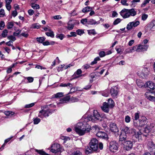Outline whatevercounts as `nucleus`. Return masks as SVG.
I'll return each instance as SVG.
<instances>
[{"label": "nucleus", "mask_w": 155, "mask_h": 155, "mask_svg": "<svg viewBox=\"0 0 155 155\" xmlns=\"http://www.w3.org/2000/svg\"><path fill=\"white\" fill-rule=\"evenodd\" d=\"M91 130V126L87 124L80 123L78 126L75 127V131L80 136L84 135L88 133Z\"/></svg>", "instance_id": "nucleus-1"}, {"label": "nucleus", "mask_w": 155, "mask_h": 155, "mask_svg": "<svg viewBox=\"0 0 155 155\" xmlns=\"http://www.w3.org/2000/svg\"><path fill=\"white\" fill-rule=\"evenodd\" d=\"M98 141L95 138H92L89 143V147H85V153L88 154L93 151H97L98 149Z\"/></svg>", "instance_id": "nucleus-2"}, {"label": "nucleus", "mask_w": 155, "mask_h": 155, "mask_svg": "<svg viewBox=\"0 0 155 155\" xmlns=\"http://www.w3.org/2000/svg\"><path fill=\"white\" fill-rule=\"evenodd\" d=\"M88 120L94 122L97 120H101V117L99 113L97 110H94L93 115L90 116L88 117Z\"/></svg>", "instance_id": "nucleus-3"}, {"label": "nucleus", "mask_w": 155, "mask_h": 155, "mask_svg": "<svg viewBox=\"0 0 155 155\" xmlns=\"http://www.w3.org/2000/svg\"><path fill=\"white\" fill-rule=\"evenodd\" d=\"M63 150V149L61 147L60 145L58 143H54L51 146V151L53 153H58Z\"/></svg>", "instance_id": "nucleus-4"}, {"label": "nucleus", "mask_w": 155, "mask_h": 155, "mask_svg": "<svg viewBox=\"0 0 155 155\" xmlns=\"http://www.w3.org/2000/svg\"><path fill=\"white\" fill-rule=\"evenodd\" d=\"M54 110H53L50 109H47L46 110H42L39 111L38 116L41 118L48 117L49 114H51L52 113L54 112Z\"/></svg>", "instance_id": "nucleus-5"}, {"label": "nucleus", "mask_w": 155, "mask_h": 155, "mask_svg": "<svg viewBox=\"0 0 155 155\" xmlns=\"http://www.w3.org/2000/svg\"><path fill=\"white\" fill-rule=\"evenodd\" d=\"M149 71L146 68H140L137 72V75L140 77L144 78L146 77L148 74Z\"/></svg>", "instance_id": "nucleus-6"}, {"label": "nucleus", "mask_w": 155, "mask_h": 155, "mask_svg": "<svg viewBox=\"0 0 155 155\" xmlns=\"http://www.w3.org/2000/svg\"><path fill=\"white\" fill-rule=\"evenodd\" d=\"M145 96L149 100L155 101V91L146 92Z\"/></svg>", "instance_id": "nucleus-7"}, {"label": "nucleus", "mask_w": 155, "mask_h": 155, "mask_svg": "<svg viewBox=\"0 0 155 155\" xmlns=\"http://www.w3.org/2000/svg\"><path fill=\"white\" fill-rule=\"evenodd\" d=\"M110 150L112 152H116L117 150V144L115 141L111 142L109 146Z\"/></svg>", "instance_id": "nucleus-8"}, {"label": "nucleus", "mask_w": 155, "mask_h": 155, "mask_svg": "<svg viewBox=\"0 0 155 155\" xmlns=\"http://www.w3.org/2000/svg\"><path fill=\"white\" fill-rule=\"evenodd\" d=\"M147 147L149 151L151 152L155 151V144L152 141H149L147 144Z\"/></svg>", "instance_id": "nucleus-9"}, {"label": "nucleus", "mask_w": 155, "mask_h": 155, "mask_svg": "<svg viewBox=\"0 0 155 155\" xmlns=\"http://www.w3.org/2000/svg\"><path fill=\"white\" fill-rule=\"evenodd\" d=\"M121 133H124V134H132L133 132H134L135 129H130L128 127H124L121 128Z\"/></svg>", "instance_id": "nucleus-10"}, {"label": "nucleus", "mask_w": 155, "mask_h": 155, "mask_svg": "<svg viewBox=\"0 0 155 155\" xmlns=\"http://www.w3.org/2000/svg\"><path fill=\"white\" fill-rule=\"evenodd\" d=\"M109 126L110 130L112 132L115 133L118 132L119 130L116 123L111 122Z\"/></svg>", "instance_id": "nucleus-11"}, {"label": "nucleus", "mask_w": 155, "mask_h": 155, "mask_svg": "<svg viewBox=\"0 0 155 155\" xmlns=\"http://www.w3.org/2000/svg\"><path fill=\"white\" fill-rule=\"evenodd\" d=\"M110 94L112 97L114 98H117L118 94L117 88L116 87H111L110 89Z\"/></svg>", "instance_id": "nucleus-12"}, {"label": "nucleus", "mask_w": 155, "mask_h": 155, "mask_svg": "<svg viewBox=\"0 0 155 155\" xmlns=\"http://www.w3.org/2000/svg\"><path fill=\"white\" fill-rule=\"evenodd\" d=\"M133 133H135L133 136V137L136 138L139 142H140L142 140V134L140 131H139L136 133L135 132V130L134 132H133Z\"/></svg>", "instance_id": "nucleus-13"}, {"label": "nucleus", "mask_w": 155, "mask_h": 155, "mask_svg": "<svg viewBox=\"0 0 155 155\" xmlns=\"http://www.w3.org/2000/svg\"><path fill=\"white\" fill-rule=\"evenodd\" d=\"M128 10V9L124 8L120 12V14L123 18H126L129 17Z\"/></svg>", "instance_id": "nucleus-14"}, {"label": "nucleus", "mask_w": 155, "mask_h": 155, "mask_svg": "<svg viewBox=\"0 0 155 155\" xmlns=\"http://www.w3.org/2000/svg\"><path fill=\"white\" fill-rule=\"evenodd\" d=\"M149 46L147 45H139L137 46V51H146Z\"/></svg>", "instance_id": "nucleus-15"}, {"label": "nucleus", "mask_w": 155, "mask_h": 155, "mask_svg": "<svg viewBox=\"0 0 155 155\" xmlns=\"http://www.w3.org/2000/svg\"><path fill=\"white\" fill-rule=\"evenodd\" d=\"M96 135L97 137L104 139H107L108 138L107 134L104 132L98 131L96 134Z\"/></svg>", "instance_id": "nucleus-16"}, {"label": "nucleus", "mask_w": 155, "mask_h": 155, "mask_svg": "<svg viewBox=\"0 0 155 155\" xmlns=\"http://www.w3.org/2000/svg\"><path fill=\"white\" fill-rule=\"evenodd\" d=\"M133 144L132 141L130 140L126 141L125 142V146L126 150H129L133 147Z\"/></svg>", "instance_id": "nucleus-17"}, {"label": "nucleus", "mask_w": 155, "mask_h": 155, "mask_svg": "<svg viewBox=\"0 0 155 155\" xmlns=\"http://www.w3.org/2000/svg\"><path fill=\"white\" fill-rule=\"evenodd\" d=\"M110 108V107L107 104V103L106 102L103 103V106L101 107L102 110L106 113H108L109 112Z\"/></svg>", "instance_id": "nucleus-18"}, {"label": "nucleus", "mask_w": 155, "mask_h": 155, "mask_svg": "<svg viewBox=\"0 0 155 155\" xmlns=\"http://www.w3.org/2000/svg\"><path fill=\"white\" fill-rule=\"evenodd\" d=\"M146 84L147 87L150 89L153 90L155 89V84L153 82L150 81L147 82Z\"/></svg>", "instance_id": "nucleus-19"}, {"label": "nucleus", "mask_w": 155, "mask_h": 155, "mask_svg": "<svg viewBox=\"0 0 155 155\" xmlns=\"http://www.w3.org/2000/svg\"><path fill=\"white\" fill-rule=\"evenodd\" d=\"M127 139V136L126 134L124 133H121L119 136V140L120 141L125 142Z\"/></svg>", "instance_id": "nucleus-20"}, {"label": "nucleus", "mask_w": 155, "mask_h": 155, "mask_svg": "<svg viewBox=\"0 0 155 155\" xmlns=\"http://www.w3.org/2000/svg\"><path fill=\"white\" fill-rule=\"evenodd\" d=\"M82 72V71L81 69H78L76 71L74 75V76H75V78H77L80 77L81 76H84V74H81Z\"/></svg>", "instance_id": "nucleus-21"}, {"label": "nucleus", "mask_w": 155, "mask_h": 155, "mask_svg": "<svg viewBox=\"0 0 155 155\" xmlns=\"http://www.w3.org/2000/svg\"><path fill=\"white\" fill-rule=\"evenodd\" d=\"M70 99V97L69 96H67L61 99L60 100V104H64L68 102Z\"/></svg>", "instance_id": "nucleus-22"}, {"label": "nucleus", "mask_w": 155, "mask_h": 155, "mask_svg": "<svg viewBox=\"0 0 155 155\" xmlns=\"http://www.w3.org/2000/svg\"><path fill=\"white\" fill-rule=\"evenodd\" d=\"M128 12L129 17L130 16H134L137 14L136 12L135 11V9L133 8L128 9Z\"/></svg>", "instance_id": "nucleus-23"}, {"label": "nucleus", "mask_w": 155, "mask_h": 155, "mask_svg": "<svg viewBox=\"0 0 155 155\" xmlns=\"http://www.w3.org/2000/svg\"><path fill=\"white\" fill-rule=\"evenodd\" d=\"M107 104L109 106L110 108H112L114 106V103L113 100L109 98L108 99Z\"/></svg>", "instance_id": "nucleus-24"}, {"label": "nucleus", "mask_w": 155, "mask_h": 155, "mask_svg": "<svg viewBox=\"0 0 155 155\" xmlns=\"http://www.w3.org/2000/svg\"><path fill=\"white\" fill-rule=\"evenodd\" d=\"M88 24L89 25H95V24H98L100 23V21H96L95 20L93 19H91L88 21Z\"/></svg>", "instance_id": "nucleus-25"}, {"label": "nucleus", "mask_w": 155, "mask_h": 155, "mask_svg": "<svg viewBox=\"0 0 155 155\" xmlns=\"http://www.w3.org/2000/svg\"><path fill=\"white\" fill-rule=\"evenodd\" d=\"M136 82L137 86L140 88L142 87L144 85V83L139 79H137Z\"/></svg>", "instance_id": "nucleus-26"}, {"label": "nucleus", "mask_w": 155, "mask_h": 155, "mask_svg": "<svg viewBox=\"0 0 155 155\" xmlns=\"http://www.w3.org/2000/svg\"><path fill=\"white\" fill-rule=\"evenodd\" d=\"M93 9L92 7L87 6L84 8L82 10V12L83 13H86L91 11Z\"/></svg>", "instance_id": "nucleus-27"}, {"label": "nucleus", "mask_w": 155, "mask_h": 155, "mask_svg": "<svg viewBox=\"0 0 155 155\" xmlns=\"http://www.w3.org/2000/svg\"><path fill=\"white\" fill-rule=\"evenodd\" d=\"M35 151L41 155H48V154L45 152L43 150L35 149Z\"/></svg>", "instance_id": "nucleus-28"}, {"label": "nucleus", "mask_w": 155, "mask_h": 155, "mask_svg": "<svg viewBox=\"0 0 155 155\" xmlns=\"http://www.w3.org/2000/svg\"><path fill=\"white\" fill-rule=\"evenodd\" d=\"M48 31H49V32H46L45 34L48 36L50 37L51 38H54V32L51 29H48Z\"/></svg>", "instance_id": "nucleus-29"}, {"label": "nucleus", "mask_w": 155, "mask_h": 155, "mask_svg": "<svg viewBox=\"0 0 155 155\" xmlns=\"http://www.w3.org/2000/svg\"><path fill=\"white\" fill-rule=\"evenodd\" d=\"M100 127L97 125H95L92 127V130H94L95 132H97L99 131Z\"/></svg>", "instance_id": "nucleus-30"}, {"label": "nucleus", "mask_w": 155, "mask_h": 155, "mask_svg": "<svg viewBox=\"0 0 155 155\" xmlns=\"http://www.w3.org/2000/svg\"><path fill=\"white\" fill-rule=\"evenodd\" d=\"M139 126L140 127H142L145 125L146 123V120H140L139 121ZM137 126H138V125Z\"/></svg>", "instance_id": "nucleus-31"}, {"label": "nucleus", "mask_w": 155, "mask_h": 155, "mask_svg": "<svg viewBox=\"0 0 155 155\" xmlns=\"http://www.w3.org/2000/svg\"><path fill=\"white\" fill-rule=\"evenodd\" d=\"M132 23V25L133 27H137L138 25L140 23V22L139 21H134L132 22H131Z\"/></svg>", "instance_id": "nucleus-32"}, {"label": "nucleus", "mask_w": 155, "mask_h": 155, "mask_svg": "<svg viewBox=\"0 0 155 155\" xmlns=\"http://www.w3.org/2000/svg\"><path fill=\"white\" fill-rule=\"evenodd\" d=\"M37 41L38 42L40 43H42L45 39V38L44 37H40L39 38H36Z\"/></svg>", "instance_id": "nucleus-33"}, {"label": "nucleus", "mask_w": 155, "mask_h": 155, "mask_svg": "<svg viewBox=\"0 0 155 155\" xmlns=\"http://www.w3.org/2000/svg\"><path fill=\"white\" fill-rule=\"evenodd\" d=\"M5 114L7 116H11L15 114V113L10 111H6L4 112Z\"/></svg>", "instance_id": "nucleus-34"}, {"label": "nucleus", "mask_w": 155, "mask_h": 155, "mask_svg": "<svg viewBox=\"0 0 155 155\" xmlns=\"http://www.w3.org/2000/svg\"><path fill=\"white\" fill-rule=\"evenodd\" d=\"M41 25L38 23H35L32 25L31 28H39Z\"/></svg>", "instance_id": "nucleus-35"}, {"label": "nucleus", "mask_w": 155, "mask_h": 155, "mask_svg": "<svg viewBox=\"0 0 155 155\" xmlns=\"http://www.w3.org/2000/svg\"><path fill=\"white\" fill-rule=\"evenodd\" d=\"M14 25V22L13 21H11L8 22L7 24V28L8 29H10L12 28L13 26Z\"/></svg>", "instance_id": "nucleus-36"}, {"label": "nucleus", "mask_w": 155, "mask_h": 155, "mask_svg": "<svg viewBox=\"0 0 155 155\" xmlns=\"http://www.w3.org/2000/svg\"><path fill=\"white\" fill-rule=\"evenodd\" d=\"M140 2V0H133L131 1V5L133 7H135L137 2Z\"/></svg>", "instance_id": "nucleus-37"}, {"label": "nucleus", "mask_w": 155, "mask_h": 155, "mask_svg": "<svg viewBox=\"0 0 155 155\" xmlns=\"http://www.w3.org/2000/svg\"><path fill=\"white\" fill-rule=\"evenodd\" d=\"M10 140V138H8V139H7L6 140H5V141L4 143V144H3V145L0 148V151H2V150H3L4 147L5 146V143H7V142H8V141H9Z\"/></svg>", "instance_id": "nucleus-38"}, {"label": "nucleus", "mask_w": 155, "mask_h": 155, "mask_svg": "<svg viewBox=\"0 0 155 155\" xmlns=\"http://www.w3.org/2000/svg\"><path fill=\"white\" fill-rule=\"evenodd\" d=\"M87 32L90 35L91 34L95 35L97 34L94 29L88 30H87Z\"/></svg>", "instance_id": "nucleus-39"}, {"label": "nucleus", "mask_w": 155, "mask_h": 155, "mask_svg": "<svg viewBox=\"0 0 155 155\" xmlns=\"http://www.w3.org/2000/svg\"><path fill=\"white\" fill-rule=\"evenodd\" d=\"M63 95V93L62 92H59L54 94L55 98L61 97Z\"/></svg>", "instance_id": "nucleus-40"}, {"label": "nucleus", "mask_w": 155, "mask_h": 155, "mask_svg": "<svg viewBox=\"0 0 155 155\" xmlns=\"http://www.w3.org/2000/svg\"><path fill=\"white\" fill-rule=\"evenodd\" d=\"M100 60V59L99 57H96L94 59V61L91 62V65H93L94 64H96L97 63V61H99Z\"/></svg>", "instance_id": "nucleus-41"}, {"label": "nucleus", "mask_w": 155, "mask_h": 155, "mask_svg": "<svg viewBox=\"0 0 155 155\" xmlns=\"http://www.w3.org/2000/svg\"><path fill=\"white\" fill-rule=\"evenodd\" d=\"M8 33V31L7 30H4L2 34V36L4 38L7 35Z\"/></svg>", "instance_id": "nucleus-42"}, {"label": "nucleus", "mask_w": 155, "mask_h": 155, "mask_svg": "<svg viewBox=\"0 0 155 155\" xmlns=\"http://www.w3.org/2000/svg\"><path fill=\"white\" fill-rule=\"evenodd\" d=\"M74 26L73 24H70V22H69L68 23V26L67 28L69 30H71L73 29Z\"/></svg>", "instance_id": "nucleus-43"}, {"label": "nucleus", "mask_w": 155, "mask_h": 155, "mask_svg": "<svg viewBox=\"0 0 155 155\" xmlns=\"http://www.w3.org/2000/svg\"><path fill=\"white\" fill-rule=\"evenodd\" d=\"M148 15L145 13L143 14L141 16V19L143 21H145L147 18Z\"/></svg>", "instance_id": "nucleus-44"}, {"label": "nucleus", "mask_w": 155, "mask_h": 155, "mask_svg": "<svg viewBox=\"0 0 155 155\" xmlns=\"http://www.w3.org/2000/svg\"><path fill=\"white\" fill-rule=\"evenodd\" d=\"M151 1V0H145L142 4L141 5V7L142 8L144 7L146 5L147 3H149V2Z\"/></svg>", "instance_id": "nucleus-45"}, {"label": "nucleus", "mask_w": 155, "mask_h": 155, "mask_svg": "<svg viewBox=\"0 0 155 155\" xmlns=\"http://www.w3.org/2000/svg\"><path fill=\"white\" fill-rule=\"evenodd\" d=\"M131 22H129L127 25L126 28L128 30L131 29L133 28Z\"/></svg>", "instance_id": "nucleus-46"}, {"label": "nucleus", "mask_w": 155, "mask_h": 155, "mask_svg": "<svg viewBox=\"0 0 155 155\" xmlns=\"http://www.w3.org/2000/svg\"><path fill=\"white\" fill-rule=\"evenodd\" d=\"M56 37L57 38H59L60 39V40H62L64 38V35L62 34H58L56 36Z\"/></svg>", "instance_id": "nucleus-47"}, {"label": "nucleus", "mask_w": 155, "mask_h": 155, "mask_svg": "<svg viewBox=\"0 0 155 155\" xmlns=\"http://www.w3.org/2000/svg\"><path fill=\"white\" fill-rule=\"evenodd\" d=\"M34 124H38L40 121V119L38 118L33 119Z\"/></svg>", "instance_id": "nucleus-48"}, {"label": "nucleus", "mask_w": 155, "mask_h": 155, "mask_svg": "<svg viewBox=\"0 0 155 155\" xmlns=\"http://www.w3.org/2000/svg\"><path fill=\"white\" fill-rule=\"evenodd\" d=\"M5 26V23L4 21H1L0 22V30H2Z\"/></svg>", "instance_id": "nucleus-49"}, {"label": "nucleus", "mask_w": 155, "mask_h": 155, "mask_svg": "<svg viewBox=\"0 0 155 155\" xmlns=\"http://www.w3.org/2000/svg\"><path fill=\"white\" fill-rule=\"evenodd\" d=\"M121 21V20L119 18H117L113 22V25H116L119 23H120Z\"/></svg>", "instance_id": "nucleus-50"}, {"label": "nucleus", "mask_w": 155, "mask_h": 155, "mask_svg": "<svg viewBox=\"0 0 155 155\" xmlns=\"http://www.w3.org/2000/svg\"><path fill=\"white\" fill-rule=\"evenodd\" d=\"M35 104V103H32L29 104H26L25 106V108H29L33 106Z\"/></svg>", "instance_id": "nucleus-51"}, {"label": "nucleus", "mask_w": 155, "mask_h": 155, "mask_svg": "<svg viewBox=\"0 0 155 155\" xmlns=\"http://www.w3.org/2000/svg\"><path fill=\"white\" fill-rule=\"evenodd\" d=\"M81 152L79 150H77L74 152L71 155H81Z\"/></svg>", "instance_id": "nucleus-52"}, {"label": "nucleus", "mask_w": 155, "mask_h": 155, "mask_svg": "<svg viewBox=\"0 0 155 155\" xmlns=\"http://www.w3.org/2000/svg\"><path fill=\"white\" fill-rule=\"evenodd\" d=\"M70 100L72 102H77L78 101V99L76 97H72Z\"/></svg>", "instance_id": "nucleus-53"}, {"label": "nucleus", "mask_w": 155, "mask_h": 155, "mask_svg": "<svg viewBox=\"0 0 155 155\" xmlns=\"http://www.w3.org/2000/svg\"><path fill=\"white\" fill-rule=\"evenodd\" d=\"M77 90V88L76 87H73L71 89V90L70 92L68 93V94H70L72 93H73L75 91H76Z\"/></svg>", "instance_id": "nucleus-54"}, {"label": "nucleus", "mask_w": 155, "mask_h": 155, "mask_svg": "<svg viewBox=\"0 0 155 155\" xmlns=\"http://www.w3.org/2000/svg\"><path fill=\"white\" fill-rule=\"evenodd\" d=\"M5 14V12L3 9H1L0 10V17H3Z\"/></svg>", "instance_id": "nucleus-55"}, {"label": "nucleus", "mask_w": 155, "mask_h": 155, "mask_svg": "<svg viewBox=\"0 0 155 155\" xmlns=\"http://www.w3.org/2000/svg\"><path fill=\"white\" fill-rule=\"evenodd\" d=\"M31 7L34 9H38L39 8V5L38 4H32Z\"/></svg>", "instance_id": "nucleus-56"}, {"label": "nucleus", "mask_w": 155, "mask_h": 155, "mask_svg": "<svg viewBox=\"0 0 155 155\" xmlns=\"http://www.w3.org/2000/svg\"><path fill=\"white\" fill-rule=\"evenodd\" d=\"M8 38L12 41H14L16 40L15 38L13 35H10L8 37Z\"/></svg>", "instance_id": "nucleus-57"}, {"label": "nucleus", "mask_w": 155, "mask_h": 155, "mask_svg": "<svg viewBox=\"0 0 155 155\" xmlns=\"http://www.w3.org/2000/svg\"><path fill=\"white\" fill-rule=\"evenodd\" d=\"M127 0H121V3L122 4V5H124L126 6H128L129 5L127 3Z\"/></svg>", "instance_id": "nucleus-58"}, {"label": "nucleus", "mask_w": 155, "mask_h": 155, "mask_svg": "<svg viewBox=\"0 0 155 155\" xmlns=\"http://www.w3.org/2000/svg\"><path fill=\"white\" fill-rule=\"evenodd\" d=\"M125 121L127 123H129L130 120V118L129 116H126L125 118Z\"/></svg>", "instance_id": "nucleus-59"}, {"label": "nucleus", "mask_w": 155, "mask_h": 155, "mask_svg": "<svg viewBox=\"0 0 155 155\" xmlns=\"http://www.w3.org/2000/svg\"><path fill=\"white\" fill-rule=\"evenodd\" d=\"M78 35H81L84 33L83 30H82L78 29L76 31Z\"/></svg>", "instance_id": "nucleus-60"}, {"label": "nucleus", "mask_w": 155, "mask_h": 155, "mask_svg": "<svg viewBox=\"0 0 155 155\" xmlns=\"http://www.w3.org/2000/svg\"><path fill=\"white\" fill-rule=\"evenodd\" d=\"M21 30H18L15 32H14L13 33V35L14 36H17L18 35L21 33Z\"/></svg>", "instance_id": "nucleus-61"}, {"label": "nucleus", "mask_w": 155, "mask_h": 155, "mask_svg": "<svg viewBox=\"0 0 155 155\" xmlns=\"http://www.w3.org/2000/svg\"><path fill=\"white\" fill-rule=\"evenodd\" d=\"M140 113L138 111L135 114L134 119L135 120H137L139 118V114Z\"/></svg>", "instance_id": "nucleus-62"}, {"label": "nucleus", "mask_w": 155, "mask_h": 155, "mask_svg": "<svg viewBox=\"0 0 155 155\" xmlns=\"http://www.w3.org/2000/svg\"><path fill=\"white\" fill-rule=\"evenodd\" d=\"M88 22L87 19L86 18L82 19L81 21V22L84 25L85 23Z\"/></svg>", "instance_id": "nucleus-63"}, {"label": "nucleus", "mask_w": 155, "mask_h": 155, "mask_svg": "<svg viewBox=\"0 0 155 155\" xmlns=\"http://www.w3.org/2000/svg\"><path fill=\"white\" fill-rule=\"evenodd\" d=\"M150 27L151 28H153L155 26V21H152L150 24Z\"/></svg>", "instance_id": "nucleus-64"}]
</instances>
